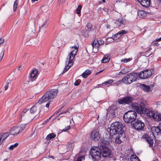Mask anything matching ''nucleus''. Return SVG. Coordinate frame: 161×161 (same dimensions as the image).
<instances>
[{
  "instance_id": "1",
  "label": "nucleus",
  "mask_w": 161,
  "mask_h": 161,
  "mask_svg": "<svg viewBox=\"0 0 161 161\" xmlns=\"http://www.w3.org/2000/svg\"><path fill=\"white\" fill-rule=\"evenodd\" d=\"M125 126L121 122H115L113 123L110 129V135L118 144L122 142V139L125 137Z\"/></svg>"
},
{
  "instance_id": "2",
  "label": "nucleus",
  "mask_w": 161,
  "mask_h": 161,
  "mask_svg": "<svg viewBox=\"0 0 161 161\" xmlns=\"http://www.w3.org/2000/svg\"><path fill=\"white\" fill-rule=\"evenodd\" d=\"M58 90L56 89H51L49 91H47L38 101V103H41L42 102L53 99L57 95Z\"/></svg>"
},
{
  "instance_id": "3",
  "label": "nucleus",
  "mask_w": 161,
  "mask_h": 161,
  "mask_svg": "<svg viewBox=\"0 0 161 161\" xmlns=\"http://www.w3.org/2000/svg\"><path fill=\"white\" fill-rule=\"evenodd\" d=\"M79 47L78 44H75L73 46L70 47L72 51L69 53V57L67 58L66 61V64L67 65L70 66V67L72 66L73 60L78 51Z\"/></svg>"
},
{
  "instance_id": "4",
  "label": "nucleus",
  "mask_w": 161,
  "mask_h": 161,
  "mask_svg": "<svg viewBox=\"0 0 161 161\" xmlns=\"http://www.w3.org/2000/svg\"><path fill=\"white\" fill-rule=\"evenodd\" d=\"M136 113L133 110L129 111L123 115V118L124 121L127 123H132L136 120Z\"/></svg>"
},
{
  "instance_id": "5",
  "label": "nucleus",
  "mask_w": 161,
  "mask_h": 161,
  "mask_svg": "<svg viewBox=\"0 0 161 161\" xmlns=\"http://www.w3.org/2000/svg\"><path fill=\"white\" fill-rule=\"evenodd\" d=\"M138 77V74L132 72L126 75L122 79V82L126 84H130L136 81Z\"/></svg>"
},
{
  "instance_id": "6",
  "label": "nucleus",
  "mask_w": 161,
  "mask_h": 161,
  "mask_svg": "<svg viewBox=\"0 0 161 161\" xmlns=\"http://www.w3.org/2000/svg\"><path fill=\"white\" fill-rule=\"evenodd\" d=\"M98 149L100 151L102 155L104 158H107L111 156L112 154V151L108 146V145L103 142L100 146Z\"/></svg>"
},
{
  "instance_id": "7",
  "label": "nucleus",
  "mask_w": 161,
  "mask_h": 161,
  "mask_svg": "<svg viewBox=\"0 0 161 161\" xmlns=\"http://www.w3.org/2000/svg\"><path fill=\"white\" fill-rule=\"evenodd\" d=\"M131 106L132 109L134 110V111H136L138 114H142V111H143V110L145 109V105L142 102L139 104L138 103H132Z\"/></svg>"
},
{
  "instance_id": "8",
  "label": "nucleus",
  "mask_w": 161,
  "mask_h": 161,
  "mask_svg": "<svg viewBox=\"0 0 161 161\" xmlns=\"http://www.w3.org/2000/svg\"><path fill=\"white\" fill-rule=\"evenodd\" d=\"M133 100V98L128 96L119 98L118 99V102L119 104L130 105L132 103Z\"/></svg>"
},
{
  "instance_id": "9",
  "label": "nucleus",
  "mask_w": 161,
  "mask_h": 161,
  "mask_svg": "<svg viewBox=\"0 0 161 161\" xmlns=\"http://www.w3.org/2000/svg\"><path fill=\"white\" fill-rule=\"evenodd\" d=\"M152 74L151 70L146 69L139 73L138 75L141 79H145L150 77Z\"/></svg>"
},
{
  "instance_id": "10",
  "label": "nucleus",
  "mask_w": 161,
  "mask_h": 161,
  "mask_svg": "<svg viewBox=\"0 0 161 161\" xmlns=\"http://www.w3.org/2000/svg\"><path fill=\"white\" fill-rule=\"evenodd\" d=\"M144 124L139 119L136 120L135 122L132 124L131 125L135 129L138 130H142L144 127Z\"/></svg>"
},
{
  "instance_id": "11",
  "label": "nucleus",
  "mask_w": 161,
  "mask_h": 161,
  "mask_svg": "<svg viewBox=\"0 0 161 161\" xmlns=\"http://www.w3.org/2000/svg\"><path fill=\"white\" fill-rule=\"evenodd\" d=\"M117 109V107L114 105H112L106 110L107 111V114H109L110 116L113 118L116 116L115 113Z\"/></svg>"
},
{
  "instance_id": "12",
  "label": "nucleus",
  "mask_w": 161,
  "mask_h": 161,
  "mask_svg": "<svg viewBox=\"0 0 161 161\" xmlns=\"http://www.w3.org/2000/svg\"><path fill=\"white\" fill-rule=\"evenodd\" d=\"M142 138L147 142L150 147L153 146V137L149 136L148 134H145L142 136Z\"/></svg>"
},
{
  "instance_id": "13",
  "label": "nucleus",
  "mask_w": 161,
  "mask_h": 161,
  "mask_svg": "<svg viewBox=\"0 0 161 161\" xmlns=\"http://www.w3.org/2000/svg\"><path fill=\"white\" fill-rule=\"evenodd\" d=\"M156 111H152L149 109L146 108L145 107L144 109L142 111V114H146L147 115L149 118H153L154 115L155 114Z\"/></svg>"
},
{
  "instance_id": "14",
  "label": "nucleus",
  "mask_w": 161,
  "mask_h": 161,
  "mask_svg": "<svg viewBox=\"0 0 161 161\" xmlns=\"http://www.w3.org/2000/svg\"><path fill=\"white\" fill-rule=\"evenodd\" d=\"M151 130L153 134L161 136V122L159 124L157 127H153Z\"/></svg>"
},
{
  "instance_id": "15",
  "label": "nucleus",
  "mask_w": 161,
  "mask_h": 161,
  "mask_svg": "<svg viewBox=\"0 0 161 161\" xmlns=\"http://www.w3.org/2000/svg\"><path fill=\"white\" fill-rule=\"evenodd\" d=\"M100 136L99 133L97 130L92 131L90 134V137L91 139L94 141H97L100 139Z\"/></svg>"
},
{
  "instance_id": "16",
  "label": "nucleus",
  "mask_w": 161,
  "mask_h": 161,
  "mask_svg": "<svg viewBox=\"0 0 161 161\" xmlns=\"http://www.w3.org/2000/svg\"><path fill=\"white\" fill-rule=\"evenodd\" d=\"M153 87V85H151L150 86L146 85L144 84H141V87L144 92H151L152 90V88Z\"/></svg>"
},
{
  "instance_id": "17",
  "label": "nucleus",
  "mask_w": 161,
  "mask_h": 161,
  "mask_svg": "<svg viewBox=\"0 0 161 161\" xmlns=\"http://www.w3.org/2000/svg\"><path fill=\"white\" fill-rule=\"evenodd\" d=\"M19 126L13 127L10 130V134L13 135H17L21 132Z\"/></svg>"
},
{
  "instance_id": "18",
  "label": "nucleus",
  "mask_w": 161,
  "mask_h": 161,
  "mask_svg": "<svg viewBox=\"0 0 161 161\" xmlns=\"http://www.w3.org/2000/svg\"><path fill=\"white\" fill-rule=\"evenodd\" d=\"M143 7L147 8L150 5L151 0H137Z\"/></svg>"
},
{
  "instance_id": "19",
  "label": "nucleus",
  "mask_w": 161,
  "mask_h": 161,
  "mask_svg": "<svg viewBox=\"0 0 161 161\" xmlns=\"http://www.w3.org/2000/svg\"><path fill=\"white\" fill-rule=\"evenodd\" d=\"M98 147H94L91 149L90 150V155L91 156H93V155H95V154H101L100 151H99Z\"/></svg>"
},
{
  "instance_id": "20",
  "label": "nucleus",
  "mask_w": 161,
  "mask_h": 161,
  "mask_svg": "<svg viewBox=\"0 0 161 161\" xmlns=\"http://www.w3.org/2000/svg\"><path fill=\"white\" fill-rule=\"evenodd\" d=\"M9 135L8 132L2 133L0 134V144L6 139Z\"/></svg>"
},
{
  "instance_id": "21",
  "label": "nucleus",
  "mask_w": 161,
  "mask_h": 161,
  "mask_svg": "<svg viewBox=\"0 0 161 161\" xmlns=\"http://www.w3.org/2000/svg\"><path fill=\"white\" fill-rule=\"evenodd\" d=\"M127 31H125L124 30H122L115 34L114 37H116V40H117L120 37L123 35L127 33Z\"/></svg>"
},
{
  "instance_id": "22",
  "label": "nucleus",
  "mask_w": 161,
  "mask_h": 161,
  "mask_svg": "<svg viewBox=\"0 0 161 161\" xmlns=\"http://www.w3.org/2000/svg\"><path fill=\"white\" fill-rule=\"evenodd\" d=\"M115 24L117 27H123L124 25V21L123 19H119L116 21Z\"/></svg>"
},
{
  "instance_id": "23",
  "label": "nucleus",
  "mask_w": 161,
  "mask_h": 161,
  "mask_svg": "<svg viewBox=\"0 0 161 161\" xmlns=\"http://www.w3.org/2000/svg\"><path fill=\"white\" fill-rule=\"evenodd\" d=\"M153 119L156 121H161V114L158 111H156Z\"/></svg>"
},
{
  "instance_id": "24",
  "label": "nucleus",
  "mask_w": 161,
  "mask_h": 161,
  "mask_svg": "<svg viewBox=\"0 0 161 161\" xmlns=\"http://www.w3.org/2000/svg\"><path fill=\"white\" fill-rule=\"evenodd\" d=\"M111 58L110 54H105L102 60V62L104 63H106L108 62L109 61L110 58Z\"/></svg>"
},
{
  "instance_id": "25",
  "label": "nucleus",
  "mask_w": 161,
  "mask_h": 161,
  "mask_svg": "<svg viewBox=\"0 0 161 161\" xmlns=\"http://www.w3.org/2000/svg\"><path fill=\"white\" fill-rule=\"evenodd\" d=\"M101 154L99 155L98 154H95V155H93V156L92 157V158L93 161H98L101 158Z\"/></svg>"
},
{
  "instance_id": "26",
  "label": "nucleus",
  "mask_w": 161,
  "mask_h": 161,
  "mask_svg": "<svg viewBox=\"0 0 161 161\" xmlns=\"http://www.w3.org/2000/svg\"><path fill=\"white\" fill-rule=\"evenodd\" d=\"M91 73L90 70H86L81 75L83 78H86L91 74Z\"/></svg>"
},
{
  "instance_id": "27",
  "label": "nucleus",
  "mask_w": 161,
  "mask_h": 161,
  "mask_svg": "<svg viewBox=\"0 0 161 161\" xmlns=\"http://www.w3.org/2000/svg\"><path fill=\"white\" fill-rule=\"evenodd\" d=\"M92 45L93 48L95 47V48H97V49H98L99 46L98 45V40H94L92 43Z\"/></svg>"
},
{
  "instance_id": "28",
  "label": "nucleus",
  "mask_w": 161,
  "mask_h": 161,
  "mask_svg": "<svg viewBox=\"0 0 161 161\" xmlns=\"http://www.w3.org/2000/svg\"><path fill=\"white\" fill-rule=\"evenodd\" d=\"M56 136V135L53 133L49 134L47 135L46 137V139L47 140H50L52 139L55 138Z\"/></svg>"
},
{
  "instance_id": "29",
  "label": "nucleus",
  "mask_w": 161,
  "mask_h": 161,
  "mask_svg": "<svg viewBox=\"0 0 161 161\" xmlns=\"http://www.w3.org/2000/svg\"><path fill=\"white\" fill-rule=\"evenodd\" d=\"M80 32L81 35L85 36L86 37L89 36L87 33L86 28L85 29L82 30Z\"/></svg>"
},
{
  "instance_id": "30",
  "label": "nucleus",
  "mask_w": 161,
  "mask_h": 161,
  "mask_svg": "<svg viewBox=\"0 0 161 161\" xmlns=\"http://www.w3.org/2000/svg\"><path fill=\"white\" fill-rule=\"evenodd\" d=\"M138 14L141 17H144L146 15V13L143 10H140L138 12Z\"/></svg>"
},
{
  "instance_id": "31",
  "label": "nucleus",
  "mask_w": 161,
  "mask_h": 161,
  "mask_svg": "<svg viewBox=\"0 0 161 161\" xmlns=\"http://www.w3.org/2000/svg\"><path fill=\"white\" fill-rule=\"evenodd\" d=\"M35 31V29L34 27L30 29L29 30V34L28 35L32 37L34 36Z\"/></svg>"
},
{
  "instance_id": "32",
  "label": "nucleus",
  "mask_w": 161,
  "mask_h": 161,
  "mask_svg": "<svg viewBox=\"0 0 161 161\" xmlns=\"http://www.w3.org/2000/svg\"><path fill=\"white\" fill-rule=\"evenodd\" d=\"M102 10L104 11V14H107L108 12V8L106 7H104L103 8H99L98 9V12H99V11H102Z\"/></svg>"
},
{
  "instance_id": "33",
  "label": "nucleus",
  "mask_w": 161,
  "mask_h": 161,
  "mask_svg": "<svg viewBox=\"0 0 161 161\" xmlns=\"http://www.w3.org/2000/svg\"><path fill=\"white\" fill-rule=\"evenodd\" d=\"M37 111V107L36 106L34 105L30 109V111L31 114H34Z\"/></svg>"
},
{
  "instance_id": "34",
  "label": "nucleus",
  "mask_w": 161,
  "mask_h": 161,
  "mask_svg": "<svg viewBox=\"0 0 161 161\" xmlns=\"http://www.w3.org/2000/svg\"><path fill=\"white\" fill-rule=\"evenodd\" d=\"M47 26V21H46L40 27L39 31H41L43 29L46 28Z\"/></svg>"
},
{
  "instance_id": "35",
  "label": "nucleus",
  "mask_w": 161,
  "mask_h": 161,
  "mask_svg": "<svg viewBox=\"0 0 161 161\" xmlns=\"http://www.w3.org/2000/svg\"><path fill=\"white\" fill-rule=\"evenodd\" d=\"M18 0H16L14 3L13 5V9L14 12L15 11L18 5Z\"/></svg>"
},
{
  "instance_id": "36",
  "label": "nucleus",
  "mask_w": 161,
  "mask_h": 161,
  "mask_svg": "<svg viewBox=\"0 0 161 161\" xmlns=\"http://www.w3.org/2000/svg\"><path fill=\"white\" fill-rule=\"evenodd\" d=\"M113 82V80H112L110 79L108 80L103 83V86H106L108 84H111Z\"/></svg>"
},
{
  "instance_id": "37",
  "label": "nucleus",
  "mask_w": 161,
  "mask_h": 161,
  "mask_svg": "<svg viewBox=\"0 0 161 161\" xmlns=\"http://www.w3.org/2000/svg\"><path fill=\"white\" fill-rule=\"evenodd\" d=\"M70 66H69L68 65H66L65 68H64L63 71L62 72V73L61 74H63L64 73L66 72V71H67L70 68Z\"/></svg>"
},
{
  "instance_id": "38",
  "label": "nucleus",
  "mask_w": 161,
  "mask_h": 161,
  "mask_svg": "<svg viewBox=\"0 0 161 161\" xmlns=\"http://www.w3.org/2000/svg\"><path fill=\"white\" fill-rule=\"evenodd\" d=\"M19 145L17 143H15L14 144L11 145L9 147V148L10 150H13L14 148L16 147Z\"/></svg>"
},
{
  "instance_id": "39",
  "label": "nucleus",
  "mask_w": 161,
  "mask_h": 161,
  "mask_svg": "<svg viewBox=\"0 0 161 161\" xmlns=\"http://www.w3.org/2000/svg\"><path fill=\"white\" fill-rule=\"evenodd\" d=\"M128 71L126 70V69L124 68L121 70L119 72V74H125L127 73Z\"/></svg>"
},
{
  "instance_id": "40",
  "label": "nucleus",
  "mask_w": 161,
  "mask_h": 161,
  "mask_svg": "<svg viewBox=\"0 0 161 161\" xmlns=\"http://www.w3.org/2000/svg\"><path fill=\"white\" fill-rule=\"evenodd\" d=\"M4 51V48H3L1 51L0 52V61H1L3 56Z\"/></svg>"
},
{
  "instance_id": "41",
  "label": "nucleus",
  "mask_w": 161,
  "mask_h": 161,
  "mask_svg": "<svg viewBox=\"0 0 161 161\" xmlns=\"http://www.w3.org/2000/svg\"><path fill=\"white\" fill-rule=\"evenodd\" d=\"M82 8V6L80 5H79L76 10V12L77 14H80L81 10Z\"/></svg>"
},
{
  "instance_id": "42",
  "label": "nucleus",
  "mask_w": 161,
  "mask_h": 161,
  "mask_svg": "<svg viewBox=\"0 0 161 161\" xmlns=\"http://www.w3.org/2000/svg\"><path fill=\"white\" fill-rule=\"evenodd\" d=\"M26 124H22L20 126H19V128H20L19 129H20V131L21 132H22L24 129H25V125Z\"/></svg>"
},
{
  "instance_id": "43",
  "label": "nucleus",
  "mask_w": 161,
  "mask_h": 161,
  "mask_svg": "<svg viewBox=\"0 0 161 161\" xmlns=\"http://www.w3.org/2000/svg\"><path fill=\"white\" fill-rule=\"evenodd\" d=\"M131 59L130 58H124V59H122L121 60V61L122 62L126 63L127 62H128L130 61Z\"/></svg>"
},
{
  "instance_id": "44",
  "label": "nucleus",
  "mask_w": 161,
  "mask_h": 161,
  "mask_svg": "<svg viewBox=\"0 0 161 161\" xmlns=\"http://www.w3.org/2000/svg\"><path fill=\"white\" fill-rule=\"evenodd\" d=\"M68 147L70 148L73 147L74 146V143L73 142H68L67 143Z\"/></svg>"
},
{
  "instance_id": "45",
  "label": "nucleus",
  "mask_w": 161,
  "mask_h": 161,
  "mask_svg": "<svg viewBox=\"0 0 161 161\" xmlns=\"http://www.w3.org/2000/svg\"><path fill=\"white\" fill-rule=\"evenodd\" d=\"M81 82V80L78 79L76 80V81L74 83V85L75 86H78L80 84Z\"/></svg>"
},
{
  "instance_id": "46",
  "label": "nucleus",
  "mask_w": 161,
  "mask_h": 161,
  "mask_svg": "<svg viewBox=\"0 0 161 161\" xmlns=\"http://www.w3.org/2000/svg\"><path fill=\"white\" fill-rule=\"evenodd\" d=\"M92 25L90 23H88L86 25V27L87 29H93L92 27Z\"/></svg>"
},
{
  "instance_id": "47",
  "label": "nucleus",
  "mask_w": 161,
  "mask_h": 161,
  "mask_svg": "<svg viewBox=\"0 0 161 161\" xmlns=\"http://www.w3.org/2000/svg\"><path fill=\"white\" fill-rule=\"evenodd\" d=\"M85 157L83 156H81L79 157L76 161H82V160H84Z\"/></svg>"
},
{
  "instance_id": "48",
  "label": "nucleus",
  "mask_w": 161,
  "mask_h": 161,
  "mask_svg": "<svg viewBox=\"0 0 161 161\" xmlns=\"http://www.w3.org/2000/svg\"><path fill=\"white\" fill-rule=\"evenodd\" d=\"M87 30L89 36L90 35V33L94 31L93 29H87Z\"/></svg>"
},
{
  "instance_id": "49",
  "label": "nucleus",
  "mask_w": 161,
  "mask_h": 161,
  "mask_svg": "<svg viewBox=\"0 0 161 161\" xmlns=\"http://www.w3.org/2000/svg\"><path fill=\"white\" fill-rule=\"evenodd\" d=\"M70 128V126L69 125L67 126V127H65V128L62 130L63 131H66L68 130H69Z\"/></svg>"
},
{
  "instance_id": "50",
  "label": "nucleus",
  "mask_w": 161,
  "mask_h": 161,
  "mask_svg": "<svg viewBox=\"0 0 161 161\" xmlns=\"http://www.w3.org/2000/svg\"><path fill=\"white\" fill-rule=\"evenodd\" d=\"M29 109H28L27 110H26V109H23L22 112L21 113V116L22 117L24 115V114L26 112L29 110Z\"/></svg>"
},
{
  "instance_id": "51",
  "label": "nucleus",
  "mask_w": 161,
  "mask_h": 161,
  "mask_svg": "<svg viewBox=\"0 0 161 161\" xmlns=\"http://www.w3.org/2000/svg\"><path fill=\"white\" fill-rule=\"evenodd\" d=\"M152 44L154 46H158L159 45V44L157 42H155H155L153 41L152 43Z\"/></svg>"
},
{
  "instance_id": "52",
  "label": "nucleus",
  "mask_w": 161,
  "mask_h": 161,
  "mask_svg": "<svg viewBox=\"0 0 161 161\" xmlns=\"http://www.w3.org/2000/svg\"><path fill=\"white\" fill-rule=\"evenodd\" d=\"M104 42V41L102 40H98V45L99 46L103 44Z\"/></svg>"
},
{
  "instance_id": "53",
  "label": "nucleus",
  "mask_w": 161,
  "mask_h": 161,
  "mask_svg": "<svg viewBox=\"0 0 161 161\" xmlns=\"http://www.w3.org/2000/svg\"><path fill=\"white\" fill-rule=\"evenodd\" d=\"M32 72H33L34 74L36 76L38 72V71L37 69H34L32 71Z\"/></svg>"
},
{
  "instance_id": "54",
  "label": "nucleus",
  "mask_w": 161,
  "mask_h": 161,
  "mask_svg": "<svg viewBox=\"0 0 161 161\" xmlns=\"http://www.w3.org/2000/svg\"><path fill=\"white\" fill-rule=\"evenodd\" d=\"M33 72H34L32 71L30 75V76L32 78H34L36 76L34 74Z\"/></svg>"
},
{
  "instance_id": "55",
  "label": "nucleus",
  "mask_w": 161,
  "mask_h": 161,
  "mask_svg": "<svg viewBox=\"0 0 161 161\" xmlns=\"http://www.w3.org/2000/svg\"><path fill=\"white\" fill-rule=\"evenodd\" d=\"M63 108V107H62L61 108H59L57 111H56L55 113H54V114H58V113H59V112H60V111H61V110H62V109Z\"/></svg>"
},
{
  "instance_id": "56",
  "label": "nucleus",
  "mask_w": 161,
  "mask_h": 161,
  "mask_svg": "<svg viewBox=\"0 0 161 161\" xmlns=\"http://www.w3.org/2000/svg\"><path fill=\"white\" fill-rule=\"evenodd\" d=\"M4 42V39H3L0 38V45L3 43Z\"/></svg>"
},
{
  "instance_id": "57",
  "label": "nucleus",
  "mask_w": 161,
  "mask_h": 161,
  "mask_svg": "<svg viewBox=\"0 0 161 161\" xmlns=\"http://www.w3.org/2000/svg\"><path fill=\"white\" fill-rule=\"evenodd\" d=\"M9 83H7V84H6V85H5L4 86V87L5 88V90H7L8 88V84H9Z\"/></svg>"
},
{
  "instance_id": "58",
  "label": "nucleus",
  "mask_w": 161,
  "mask_h": 161,
  "mask_svg": "<svg viewBox=\"0 0 161 161\" xmlns=\"http://www.w3.org/2000/svg\"><path fill=\"white\" fill-rule=\"evenodd\" d=\"M33 81L32 80H27L26 83H25V85H27L30 82H31Z\"/></svg>"
},
{
  "instance_id": "59",
  "label": "nucleus",
  "mask_w": 161,
  "mask_h": 161,
  "mask_svg": "<svg viewBox=\"0 0 161 161\" xmlns=\"http://www.w3.org/2000/svg\"><path fill=\"white\" fill-rule=\"evenodd\" d=\"M68 110H66L64 111L63 112H62V113H61L59 114V115L60 116V115L61 114H66V113L67 112H68Z\"/></svg>"
},
{
  "instance_id": "60",
  "label": "nucleus",
  "mask_w": 161,
  "mask_h": 161,
  "mask_svg": "<svg viewBox=\"0 0 161 161\" xmlns=\"http://www.w3.org/2000/svg\"><path fill=\"white\" fill-rule=\"evenodd\" d=\"M102 86H103V83L101 84H99L97 85L96 87L97 88H99V87H101Z\"/></svg>"
},
{
  "instance_id": "61",
  "label": "nucleus",
  "mask_w": 161,
  "mask_h": 161,
  "mask_svg": "<svg viewBox=\"0 0 161 161\" xmlns=\"http://www.w3.org/2000/svg\"><path fill=\"white\" fill-rule=\"evenodd\" d=\"M50 102V101H49L47 103L46 105V107L48 108V107L49 106Z\"/></svg>"
},
{
  "instance_id": "62",
  "label": "nucleus",
  "mask_w": 161,
  "mask_h": 161,
  "mask_svg": "<svg viewBox=\"0 0 161 161\" xmlns=\"http://www.w3.org/2000/svg\"><path fill=\"white\" fill-rule=\"evenodd\" d=\"M161 41V37L158 39H156L155 40V42H159Z\"/></svg>"
},
{
  "instance_id": "63",
  "label": "nucleus",
  "mask_w": 161,
  "mask_h": 161,
  "mask_svg": "<svg viewBox=\"0 0 161 161\" xmlns=\"http://www.w3.org/2000/svg\"><path fill=\"white\" fill-rule=\"evenodd\" d=\"M122 82V79L117 82V84H119L121 83Z\"/></svg>"
},
{
  "instance_id": "64",
  "label": "nucleus",
  "mask_w": 161,
  "mask_h": 161,
  "mask_svg": "<svg viewBox=\"0 0 161 161\" xmlns=\"http://www.w3.org/2000/svg\"><path fill=\"white\" fill-rule=\"evenodd\" d=\"M106 27L107 29H108V28H110V26L109 25H107L106 26Z\"/></svg>"
}]
</instances>
